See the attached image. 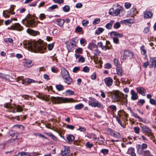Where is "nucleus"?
Wrapping results in <instances>:
<instances>
[{"label":"nucleus","instance_id":"obj_1","mask_svg":"<svg viewBox=\"0 0 156 156\" xmlns=\"http://www.w3.org/2000/svg\"><path fill=\"white\" fill-rule=\"evenodd\" d=\"M23 43L24 47L34 52L43 53L46 50V45L43 43L25 40L23 41Z\"/></svg>","mask_w":156,"mask_h":156},{"label":"nucleus","instance_id":"obj_2","mask_svg":"<svg viewBox=\"0 0 156 156\" xmlns=\"http://www.w3.org/2000/svg\"><path fill=\"white\" fill-rule=\"evenodd\" d=\"M110 14L114 16H121L124 15L122 7L119 5H118L114 8L110 9L109 10Z\"/></svg>","mask_w":156,"mask_h":156},{"label":"nucleus","instance_id":"obj_3","mask_svg":"<svg viewBox=\"0 0 156 156\" xmlns=\"http://www.w3.org/2000/svg\"><path fill=\"white\" fill-rule=\"evenodd\" d=\"M4 107L7 108L9 110V112L15 113L16 112H20L23 111V108L20 105H15V107L12 106L10 103H6L4 104Z\"/></svg>","mask_w":156,"mask_h":156},{"label":"nucleus","instance_id":"obj_4","mask_svg":"<svg viewBox=\"0 0 156 156\" xmlns=\"http://www.w3.org/2000/svg\"><path fill=\"white\" fill-rule=\"evenodd\" d=\"M51 98L52 101L57 103H68L72 102L73 100L72 99L60 97H51Z\"/></svg>","mask_w":156,"mask_h":156},{"label":"nucleus","instance_id":"obj_5","mask_svg":"<svg viewBox=\"0 0 156 156\" xmlns=\"http://www.w3.org/2000/svg\"><path fill=\"white\" fill-rule=\"evenodd\" d=\"M127 95H124V94L121 92H118L116 93L114 95V101L117 102H121L124 99L126 100V103H127Z\"/></svg>","mask_w":156,"mask_h":156},{"label":"nucleus","instance_id":"obj_6","mask_svg":"<svg viewBox=\"0 0 156 156\" xmlns=\"http://www.w3.org/2000/svg\"><path fill=\"white\" fill-rule=\"evenodd\" d=\"M88 103L90 106L92 107L100 108L101 107V104L96 99L92 97H90Z\"/></svg>","mask_w":156,"mask_h":156},{"label":"nucleus","instance_id":"obj_7","mask_svg":"<svg viewBox=\"0 0 156 156\" xmlns=\"http://www.w3.org/2000/svg\"><path fill=\"white\" fill-rule=\"evenodd\" d=\"M138 153L140 154L145 156L146 154V144H139L137 147Z\"/></svg>","mask_w":156,"mask_h":156},{"label":"nucleus","instance_id":"obj_8","mask_svg":"<svg viewBox=\"0 0 156 156\" xmlns=\"http://www.w3.org/2000/svg\"><path fill=\"white\" fill-rule=\"evenodd\" d=\"M8 29L21 31L23 29V27L18 23L13 24L10 27L8 28Z\"/></svg>","mask_w":156,"mask_h":156},{"label":"nucleus","instance_id":"obj_9","mask_svg":"<svg viewBox=\"0 0 156 156\" xmlns=\"http://www.w3.org/2000/svg\"><path fill=\"white\" fill-rule=\"evenodd\" d=\"M133 54L132 52L129 50H126L124 51V54L121 56V58L122 60H125L127 58H132Z\"/></svg>","mask_w":156,"mask_h":156},{"label":"nucleus","instance_id":"obj_10","mask_svg":"<svg viewBox=\"0 0 156 156\" xmlns=\"http://www.w3.org/2000/svg\"><path fill=\"white\" fill-rule=\"evenodd\" d=\"M26 23L28 27H36L37 23H36L34 18H29L26 20Z\"/></svg>","mask_w":156,"mask_h":156},{"label":"nucleus","instance_id":"obj_11","mask_svg":"<svg viewBox=\"0 0 156 156\" xmlns=\"http://www.w3.org/2000/svg\"><path fill=\"white\" fill-rule=\"evenodd\" d=\"M74 42L75 41L73 40L72 41L67 44L66 47L68 51H71L74 49V47L76 46Z\"/></svg>","mask_w":156,"mask_h":156},{"label":"nucleus","instance_id":"obj_12","mask_svg":"<svg viewBox=\"0 0 156 156\" xmlns=\"http://www.w3.org/2000/svg\"><path fill=\"white\" fill-rule=\"evenodd\" d=\"M150 65V67L152 68L153 67H156V57L151 58L149 62H147V66Z\"/></svg>","mask_w":156,"mask_h":156},{"label":"nucleus","instance_id":"obj_13","mask_svg":"<svg viewBox=\"0 0 156 156\" xmlns=\"http://www.w3.org/2000/svg\"><path fill=\"white\" fill-rule=\"evenodd\" d=\"M105 85L108 87H110L113 84V80L110 77H107L104 79Z\"/></svg>","mask_w":156,"mask_h":156},{"label":"nucleus","instance_id":"obj_14","mask_svg":"<svg viewBox=\"0 0 156 156\" xmlns=\"http://www.w3.org/2000/svg\"><path fill=\"white\" fill-rule=\"evenodd\" d=\"M33 65L32 61L29 59H25L23 62V65L26 67H30Z\"/></svg>","mask_w":156,"mask_h":156},{"label":"nucleus","instance_id":"obj_15","mask_svg":"<svg viewBox=\"0 0 156 156\" xmlns=\"http://www.w3.org/2000/svg\"><path fill=\"white\" fill-rule=\"evenodd\" d=\"M63 80L64 83L68 85L74 84L75 81L70 77V76H69V77H66V78L63 79Z\"/></svg>","mask_w":156,"mask_h":156},{"label":"nucleus","instance_id":"obj_16","mask_svg":"<svg viewBox=\"0 0 156 156\" xmlns=\"http://www.w3.org/2000/svg\"><path fill=\"white\" fill-rule=\"evenodd\" d=\"M61 76L63 79L66 77H69L70 76L68 72L64 68H61Z\"/></svg>","mask_w":156,"mask_h":156},{"label":"nucleus","instance_id":"obj_17","mask_svg":"<svg viewBox=\"0 0 156 156\" xmlns=\"http://www.w3.org/2000/svg\"><path fill=\"white\" fill-rule=\"evenodd\" d=\"M70 154V150L68 147H64L63 150H62L61 154L62 156H69Z\"/></svg>","mask_w":156,"mask_h":156},{"label":"nucleus","instance_id":"obj_18","mask_svg":"<svg viewBox=\"0 0 156 156\" xmlns=\"http://www.w3.org/2000/svg\"><path fill=\"white\" fill-rule=\"evenodd\" d=\"M147 135L150 137L151 139L153 140L154 142L155 141V137L153 133L151 132V130L147 127Z\"/></svg>","mask_w":156,"mask_h":156},{"label":"nucleus","instance_id":"obj_19","mask_svg":"<svg viewBox=\"0 0 156 156\" xmlns=\"http://www.w3.org/2000/svg\"><path fill=\"white\" fill-rule=\"evenodd\" d=\"M131 95V99L133 100H136L138 99V96L137 94L135 93L133 90H131L130 91Z\"/></svg>","mask_w":156,"mask_h":156},{"label":"nucleus","instance_id":"obj_20","mask_svg":"<svg viewBox=\"0 0 156 156\" xmlns=\"http://www.w3.org/2000/svg\"><path fill=\"white\" fill-rule=\"evenodd\" d=\"M127 153L131 156H136L135 153V150L134 148L132 147L128 148Z\"/></svg>","mask_w":156,"mask_h":156},{"label":"nucleus","instance_id":"obj_21","mask_svg":"<svg viewBox=\"0 0 156 156\" xmlns=\"http://www.w3.org/2000/svg\"><path fill=\"white\" fill-rule=\"evenodd\" d=\"M137 91L143 96H145L146 90L142 87H138L136 88Z\"/></svg>","mask_w":156,"mask_h":156},{"label":"nucleus","instance_id":"obj_22","mask_svg":"<svg viewBox=\"0 0 156 156\" xmlns=\"http://www.w3.org/2000/svg\"><path fill=\"white\" fill-rule=\"evenodd\" d=\"M111 36H115L121 38L123 37L122 34L119 33L115 31H112L110 33Z\"/></svg>","mask_w":156,"mask_h":156},{"label":"nucleus","instance_id":"obj_23","mask_svg":"<svg viewBox=\"0 0 156 156\" xmlns=\"http://www.w3.org/2000/svg\"><path fill=\"white\" fill-rule=\"evenodd\" d=\"M133 19H128L122 20L121 22L123 24H126L127 23H133L134 22Z\"/></svg>","mask_w":156,"mask_h":156},{"label":"nucleus","instance_id":"obj_24","mask_svg":"<svg viewBox=\"0 0 156 156\" xmlns=\"http://www.w3.org/2000/svg\"><path fill=\"white\" fill-rule=\"evenodd\" d=\"M64 22L65 20L62 19H56L55 20L56 23L60 27L63 26Z\"/></svg>","mask_w":156,"mask_h":156},{"label":"nucleus","instance_id":"obj_25","mask_svg":"<svg viewBox=\"0 0 156 156\" xmlns=\"http://www.w3.org/2000/svg\"><path fill=\"white\" fill-rule=\"evenodd\" d=\"M74 136L72 134H69L66 137V139L69 142H72L74 140Z\"/></svg>","mask_w":156,"mask_h":156},{"label":"nucleus","instance_id":"obj_26","mask_svg":"<svg viewBox=\"0 0 156 156\" xmlns=\"http://www.w3.org/2000/svg\"><path fill=\"white\" fill-rule=\"evenodd\" d=\"M98 48V46L96 44L93 43H90L88 46V48L89 49L93 51L95 48Z\"/></svg>","mask_w":156,"mask_h":156},{"label":"nucleus","instance_id":"obj_27","mask_svg":"<svg viewBox=\"0 0 156 156\" xmlns=\"http://www.w3.org/2000/svg\"><path fill=\"white\" fill-rule=\"evenodd\" d=\"M38 98L42 100L48 101L49 99V98L46 95H41L39 96Z\"/></svg>","mask_w":156,"mask_h":156},{"label":"nucleus","instance_id":"obj_28","mask_svg":"<svg viewBox=\"0 0 156 156\" xmlns=\"http://www.w3.org/2000/svg\"><path fill=\"white\" fill-rule=\"evenodd\" d=\"M111 135L114 137L118 138L120 137V134L119 133L117 132H114V131H111Z\"/></svg>","mask_w":156,"mask_h":156},{"label":"nucleus","instance_id":"obj_29","mask_svg":"<svg viewBox=\"0 0 156 156\" xmlns=\"http://www.w3.org/2000/svg\"><path fill=\"white\" fill-rule=\"evenodd\" d=\"M116 71L118 75L120 76H122L123 73L122 70L119 66L117 67L116 68Z\"/></svg>","mask_w":156,"mask_h":156},{"label":"nucleus","instance_id":"obj_30","mask_svg":"<svg viewBox=\"0 0 156 156\" xmlns=\"http://www.w3.org/2000/svg\"><path fill=\"white\" fill-rule=\"evenodd\" d=\"M46 134L48 136H50L51 138L55 141H56L57 140L56 137L54 135H53L50 132L46 133Z\"/></svg>","mask_w":156,"mask_h":156},{"label":"nucleus","instance_id":"obj_31","mask_svg":"<svg viewBox=\"0 0 156 156\" xmlns=\"http://www.w3.org/2000/svg\"><path fill=\"white\" fill-rule=\"evenodd\" d=\"M88 137L90 139H93L94 140H97L98 139L96 135L94 133H92L89 134L88 136Z\"/></svg>","mask_w":156,"mask_h":156},{"label":"nucleus","instance_id":"obj_32","mask_svg":"<svg viewBox=\"0 0 156 156\" xmlns=\"http://www.w3.org/2000/svg\"><path fill=\"white\" fill-rule=\"evenodd\" d=\"M104 30V29L101 27L98 28L95 31V34H100Z\"/></svg>","mask_w":156,"mask_h":156},{"label":"nucleus","instance_id":"obj_33","mask_svg":"<svg viewBox=\"0 0 156 156\" xmlns=\"http://www.w3.org/2000/svg\"><path fill=\"white\" fill-rule=\"evenodd\" d=\"M27 31L28 33L34 36H36L37 34V33L36 31L30 29H28L27 30Z\"/></svg>","mask_w":156,"mask_h":156},{"label":"nucleus","instance_id":"obj_34","mask_svg":"<svg viewBox=\"0 0 156 156\" xmlns=\"http://www.w3.org/2000/svg\"><path fill=\"white\" fill-rule=\"evenodd\" d=\"M56 89L58 91H61L64 89V86L61 84L56 85L55 86Z\"/></svg>","mask_w":156,"mask_h":156},{"label":"nucleus","instance_id":"obj_35","mask_svg":"<svg viewBox=\"0 0 156 156\" xmlns=\"http://www.w3.org/2000/svg\"><path fill=\"white\" fill-rule=\"evenodd\" d=\"M113 22V20H111L110 22L107 23L106 24L105 26L106 28L108 29H110L112 27V24Z\"/></svg>","mask_w":156,"mask_h":156},{"label":"nucleus","instance_id":"obj_36","mask_svg":"<svg viewBox=\"0 0 156 156\" xmlns=\"http://www.w3.org/2000/svg\"><path fill=\"white\" fill-rule=\"evenodd\" d=\"M113 38V42L117 44H119V42L118 38L115 36H111Z\"/></svg>","mask_w":156,"mask_h":156},{"label":"nucleus","instance_id":"obj_37","mask_svg":"<svg viewBox=\"0 0 156 156\" xmlns=\"http://www.w3.org/2000/svg\"><path fill=\"white\" fill-rule=\"evenodd\" d=\"M10 77L9 76H8L5 75V74L0 73V78L2 79H6L9 80H10Z\"/></svg>","mask_w":156,"mask_h":156},{"label":"nucleus","instance_id":"obj_38","mask_svg":"<svg viewBox=\"0 0 156 156\" xmlns=\"http://www.w3.org/2000/svg\"><path fill=\"white\" fill-rule=\"evenodd\" d=\"M10 12V11H8L7 10H6L5 13L4 11H3V16L5 17L9 18L10 16V15L9 14Z\"/></svg>","mask_w":156,"mask_h":156},{"label":"nucleus","instance_id":"obj_39","mask_svg":"<svg viewBox=\"0 0 156 156\" xmlns=\"http://www.w3.org/2000/svg\"><path fill=\"white\" fill-rule=\"evenodd\" d=\"M114 117L115 118L117 121L118 122V123L120 125V126L122 127L123 128H125V127L124 126L122 125V122L119 117L116 115H115Z\"/></svg>","mask_w":156,"mask_h":156},{"label":"nucleus","instance_id":"obj_40","mask_svg":"<svg viewBox=\"0 0 156 156\" xmlns=\"http://www.w3.org/2000/svg\"><path fill=\"white\" fill-rule=\"evenodd\" d=\"M83 107V105L81 103H80L76 105L75 106V108L76 110L80 109L82 108Z\"/></svg>","mask_w":156,"mask_h":156},{"label":"nucleus","instance_id":"obj_41","mask_svg":"<svg viewBox=\"0 0 156 156\" xmlns=\"http://www.w3.org/2000/svg\"><path fill=\"white\" fill-rule=\"evenodd\" d=\"M114 62L115 66L117 67H119L120 66V63L118 59L116 58L114 59Z\"/></svg>","mask_w":156,"mask_h":156},{"label":"nucleus","instance_id":"obj_42","mask_svg":"<svg viewBox=\"0 0 156 156\" xmlns=\"http://www.w3.org/2000/svg\"><path fill=\"white\" fill-rule=\"evenodd\" d=\"M65 93L66 95H73L74 94V92L73 91L71 90H66L65 92Z\"/></svg>","mask_w":156,"mask_h":156},{"label":"nucleus","instance_id":"obj_43","mask_svg":"<svg viewBox=\"0 0 156 156\" xmlns=\"http://www.w3.org/2000/svg\"><path fill=\"white\" fill-rule=\"evenodd\" d=\"M100 20H101L100 18L95 19L93 21L92 23L94 25H95L96 24L99 23Z\"/></svg>","mask_w":156,"mask_h":156},{"label":"nucleus","instance_id":"obj_44","mask_svg":"<svg viewBox=\"0 0 156 156\" xmlns=\"http://www.w3.org/2000/svg\"><path fill=\"white\" fill-rule=\"evenodd\" d=\"M109 108L112 110V112L116 111L117 108L116 106L114 105H112L109 106Z\"/></svg>","mask_w":156,"mask_h":156},{"label":"nucleus","instance_id":"obj_45","mask_svg":"<svg viewBox=\"0 0 156 156\" xmlns=\"http://www.w3.org/2000/svg\"><path fill=\"white\" fill-rule=\"evenodd\" d=\"M83 51V49L82 48H79L75 50V53L78 54H80L82 53V51Z\"/></svg>","mask_w":156,"mask_h":156},{"label":"nucleus","instance_id":"obj_46","mask_svg":"<svg viewBox=\"0 0 156 156\" xmlns=\"http://www.w3.org/2000/svg\"><path fill=\"white\" fill-rule=\"evenodd\" d=\"M149 102L151 105H153L155 106L156 105V101L153 98H150L149 100Z\"/></svg>","mask_w":156,"mask_h":156},{"label":"nucleus","instance_id":"obj_47","mask_svg":"<svg viewBox=\"0 0 156 156\" xmlns=\"http://www.w3.org/2000/svg\"><path fill=\"white\" fill-rule=\"evenodd\" d=\"M95 49L93 50V51H94V55L96 56L98 55L100 53V51L98 48H95Z\"/></svg>","mask_w":156,"mask_h":156},{"label":"nucleus","instance_id":"obj_48","mask_svg":"<svg viewBox=\"0 0 156 156\" xmlns=\"http://www.w3.org/2000/svg\"><path fill=\"white\" fill-rule=\"evenodd\" d=\"M130 112L132 113V115L135 118L138 119H140V117L138 116L134 112H133L132 110H130Z\"/></svg>","mask_w":156,"mask_h":156},{"label":"nucleus","instance_id":"obj_49","mask_svg":"<svg viewBox=\"0 0 156 156\" xmlns=\"http://www.w3.org/2000/svg\"><path fill=\"white\" fill-rule=\"evenodd\" d=\"M82 71L85 73H88L90 71V68L87 66H84L82 70Z\"/></svg>","mask_w":156,"mask_h":156},{"label":"nucleus","instance_id":"obj_50","mask_svg":"<svg viewBox=\"0 0 156 156\" xmlns=\"http://www.w3.org/2000/svg\"><path fill=\"white\" fill-rule=\"evenodd\" d=\"M141 52L142 54L144 55L146 53V50L145 49L144 45H143L140 48Z\"/></svg>","mask_w":156,"mask_h":156},{"label":"nucleus","instance_id":"obj_51","mask_svg":"<svg viewBox=\"0 0 156 156\" xmlns=\"http://www.w3.org/2000/svg\"><path fill=\"white\" fill-rule=\"evenodd\" d=\"M131 4L129 2H126L124 4L125 7L126 9H129L131 7Z\"/></svg>","mask_w":156,"mask_h":156},{"label":"nucleus","instance_id":"obj_52","mask_svg":"<svg viewBox=\"0 0 156 156\" xmlns=\"http://www.w3.org/2000/svg\"><path fill=\"white\" fill-rule=\"evenodd\" d=\"M63 10L65 12H68L70 10L69 7L68 5H66L63 7Z\"/></svg>","mask_w":156,"mask_h":156},{"label":"nucleus","instance_id":"obj_53","mask_svg":"<svg viewBox=\"0 0 156 156\" xmlns=\"http://www.w3.org/2000/svg\"><path fill=\"white\" fill-rule=\"evenodd\" d=\"M80 70V67L76 66L73 69V72L74 73H76Z\"/></svg>","mask_w":156,"mask_h":156},{"label":"nucleus","instance_id":"obj_54","mask_svg":"<svg viewBox=\"0 0 156 156\" xmlns=\"http://www.w3.org/2000/svg\"><path fill=\"white\" fill-rule=\"evenodd\" d=\"M54 43H53L51 44H48V50L49 51L52 50L54 46Z\"/></svg>","mask_w":156,"mask_h":156},{"label":"nucleus","instance_id":"obj_55","mask_svg":"<svg viewBox=\"0 0 156 156\" xmlns=\"http://www.w3.org/2000/svg\"><path fill=\"white\" fill-rule=\"evenodd\" d=\"M94 146L93 144L92 143H90L89 142H87L86 145V147L89 148H90Z\"/></svg>","mask_w":156,"mask_h":156},{"label":"nucleus","instance_id":"obj_56","mask_svg":"<svg viewBox=\"0 0 156 156\" xmlns=\"http://www.w3.org/2000/svg\"><path fill=\"white\" fill-rule=\"evenodd\" d=\"M153 16V13L150 11H147V19L151 18Z\"/></svg>","mask_w":156,"mask_h":156},{"label":"nucleus","instance_id":"obj_57","mask_svg":"<svg viewBox=\"0 0 156 156\" xmlns=\"http://www.w3.org/2000/svg\"><path fill=\"white\" fill-rule=\"evenodd\" d=\"M145 102V101L143 99H140L138 102L137 105H138L141 106Z\"/></svg>","mask_w":156,"mask_h":156},{"label":"nucleus","instance_id":"obj_58","mask_svg":"<svg viewBox=\"0 0 156 156\" xmlns=\"http://www.w3.org/2000/svg\"><path fill=\"white\" fill-rule=\"evenodd\" d=\"M120 27V23L119 22H116L115 23L113 27L115 29H117Z\"/></svg>","mask_w":156,"mask_h":156},{"label":"nucleus","instance_id":"obj_59","mask_svg":"<svg viewBox=\"0 0 156 156\" xmlns=\"http://www.w3.org/2000/svg\"><path fill=\"white\" fill-rule=\"evenodd\" d=\"M97 78V74L95 72H94L91 75V78L93 80H95Z\"/></svg>","mask_w":156,"mask_h":156},{"label":"nucleus","instance_id":"obj_60","mask_svg":"<svg viewBox=\"0 0 156 156\" xmlns=\"http://www.w3.org/2000/svg\"><path fill=\"white\" fill-rule=\"evenodd\" d=\"M4 41L5 42H9L11 43H12L13 42V40L11 38H6L4 39Z\"/></svg>","mask_w":156,"mask_h":156},{"label":"nucleus","instance_id":"obj_61","mask_svg":"<svg viewBox=\"0 0 156 156\" xmlns=\"http://www.w3.org/2000/svg\"><path fill=\"white\" fill-rule=\"evenodd\" d=\"M78 61L79 62L83 63L85 61V59L83 56H81L79 59Z\"/></svg>","mask_w":156,"mask_h":156},{"label":"nucleus","instance_id":"obj_62","mask_svg":"<svg viewBox=\"0 0 156 156\" xmlns=\"http://www.w3.org/2000/svg\"><path fill=\"white\" fill-rule=\"evenodd\" d=\"M104 155L107 154L108 152V150L107 149H102L101 151Z\"/></svg>","mask_w":156,"mask_h":156},{"label":"nucleus","instance_id":"obj_63","mask_svg":"<svg viewBox=\"0 0 156 156\" xmlns=\"http://www.w3.org/2000/svg\"><path fill=\"white\" fill-rule=\"evenodd\" d=\"M25 82L28 83H31L34 82V80L29 78H27L25 80Z\"/></svg>","mask_w":156,"mask_h":156},{"label":"nucleus","instance_id":"obj_64","mask_svg":"<svg viewBox=\"0 0 156 156\" xmlns=\"http://www.w3.org/2000/svg\"><path fill=\"white\" fill-rule=\"evenodd\" d=\"M89 23V21L87 20H84L82 21V25L84 26H87Z\"/></svg>","mask_w":156,"mask_h":156}]
</instances>
